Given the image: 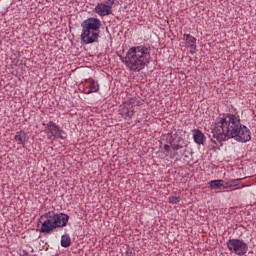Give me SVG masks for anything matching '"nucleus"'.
<instances>
[{"label": "nucleus", "instance_id": "a211bd4d", "mask_svg": "<svg viewBox=\"0 0 256 256\" xmlns=\"http://www.w3.org/2000/svg\"><path fill=\"white\" fill-rule=\"evenodd\" d=\"M180 199L177 196H171L169 198V203H172L173 205H177V203H179Z\"/></svg>", "mask_w": 256, "mask_h": 256}, {"label": "nucleus", "instance_id": "ddd939ff", "mask_svg": "<svg viewBox=\"0 0 256 256\" xmlns=\"http://www.w3.org/2000/svg\"><path fill=\"white\" fill-rule=\"evenodd\" d=\"M60 245L64 248L71 247V236L69 234L62 235Z\"/></svg>", "mask_w": 256, "mask_h": 256}, {"label": "nucleus", "instance_id": "b1692460", "mask_svg": "<svg viewBox=\"0 0 256 256\" xmlns=\"http://www.w3.org/2000/svg\"><path fill=\"white\" fill-rule=\"evenodd\" d=\"M23 254H20V256H30L29 252H27V250H23L22 252ZM32 256H37V255H32Z\"/></svg>", "mask_w": 256, "mask_h": 256}, {"label": "nucleus", "instance_id": "f8f14e48", "mask_svg": "<svg viewBox=\"0 0 256 256\" xmlns=\"http://www.w3.org/2000/svg\"><path fill=\"white\" fill-rule=\"evenodd\" d=\"M208 187L211 189H227L224 180H212L208 183Z\"/></svg>", "mask_w": 256, "mask_h": 256}, {"label": "nucleus", "instance_id": "6e6552de", "mask_svg": "<svg viewBox=\"0 0 256 256\" xmlns=\"http://www.w3.org/2000/svg\"><path fill=\"white\" fill-rule=\"evenodd\" d=\"M112 7L108 6L105 3H100L96 5L95 11L98 15H101V17H105L106 15H111L113 13V10H111Z\"/></svg>", "mask_w": 256, "mask_h": 256}, {"label": "nucleus", "instance_id": "dca6fc26", "mask_svg": "<svg viewBox=\"0 0 256 256\" xmlns=\"http://www.w3.org/2000/svg\"><path fill=\"white\" fill-rule=\"evenodd\" d=\"M59 131H61V128L57 125L50 129V133H51L52 137H57Z\"/></svg>", "mask_w": 256, "mask_h": 256}, {"label": "nucleus", "instance_id": "412c9836", "mask_svg": "<svg viewBox=\"0 0 256 256\" xmlns=\"http://www.w3.org/2000/svg\"><path fill=\"white\" fill-rule=\"evenodd\" d=\"M104 5H107L108 7H112L113 8V5H115V0H105V4Z\"/></svg>", "mask_w": 256, "mask_h": 256}, {"label": "nucleus", "instance_id": "4468645a", "mask_svg": "<svg viewBox=\"0 0 256 256\" xmlns=\"http://www.w3.org/2000/svg\"><path fill=\"white\" fill-rule=\"evenodd\" d=\"M241 181H243V179H232L225 183L224 189H230V187H237L238 185H241Z\"/></svg>", "mask_w": 256, "mask_h": 256}, {"label": "nucleus", "instance_id": "9b49d317", "mask_svg": "<svg viewBox=\"0 0 256 256\" xmlns=\"http://www.w3.org/2000/svg\"><path fill=\"white\" fill-rule=\"evenodd\" d=\"M14 139L18 145H25V142L29 141V136L25 131H18Z\"/></svg>", "mask_w": 256, "mask_h": 256}, {"label": "nucleus", "instance_id": "393cba45", "mask_svg": "<svg viewBox=\"0 0 256 256\" xmlns=\"http://www.w3.org/2000/svg\"><path fill=\"white\" fill-rule=\"evenodd\" d=\"M211 142L214 144L213 149H215V147H217V142H215L213 139H211Z\"/></svg>", "mask_w": 256, "mask_h": 256}, {"label": "nucleus", "instance_id": "4be33fe9", "mask_svg": "<svg viewBox=\"0 0 256 256\" xmlns=\"http://www.w3.org/2000/svg\"><path fill=\"white\" fill-rule=\"evenodd\" d=\"M55 126H57V124H55V122H53V121H50L48 124H47V127L49 128V129H53V127H55Z\"/></svg>", "mask_w": 256, "mask_h": 256}, {"label": "nucleus", "instance_id": "2eb2a0df", "mask_svg": "<svg viewBox=\"0 0 256 256\" xmlns=\"http://www.w3.org/2000/svg\"><path fill=\"white\" fill-rule=\"evenodd\" d=\"M89 83H90L89 93H97V91H99V83H97L93 79H90Z\"/></svg>", "mask_w": 256, "mask_h": 256}, {"label": "nucleus", "instance_id": "f257e3e1", "mask_svg": "<svg viewBox=\"0 0 256 256\" xmlns=\"http://www.w3.org/2000/svg\"><path fill=\"white\" fill-rule=\"evenodd\" d=\"M212 134L219 143L229 139H235L239 143L251 141V130L241 124V119L235 114H223V117L214 124Z\"/></svg>", "mask_w": 256, "mask_h": 256}, {"label": "nucleus", "instance_id": "1a4fd4ad", "mask_svg": "<svg viewBox=\"0 0 256 256\" xmlns=\"http://www.w3.org/2000/svg\"><path fill=\"white\" fill-rule=\"evenodd\" d=\"M183 39L190 45V53H195V49H197V38L193 37L191 34H184Z\"/></svg>", "mask_w": 256, "mask_h": 256}, {"label": "nucleus", "instance_id": "20e7f679", "mask_svg": "<svg viewBox=\"0 0 256 256\" xmlns=\"http://www.w3.org/2000/svg\"><path fill=\"white\" fill-rule=\"evenodd\" d=\"M101 25V20L95 17H90L81 23L82 33L80 37L84 45L99 43Z\"/></svg>", "mask_w": 256, "mask_h": 256}, {"label": "nucleus", "instance_id": "5701e85b", "mask_svg": "<svg viewBox=\"0 0 256 256\" xmlns=\"http://www.w3.org/2000/svg\"><path fill=\"white\" fill-rule=\"evenodd\" d=\"M174 157H179V150H174V153L171 156V159H174Z\"/></svg>", "mask_w": 256, "mask_h": 256}, {"label": "nucleus", "instance_id": "f03ea898", "mask_svg": "<svg viewBox=\"0 0 256 256\" xmlns=\"http://www.w3.org/2000/svg\"><path fill=\"white\" fill-rule=\"evenodd\" d=\"M120 61L130 69V71H134L135 73H139L142 69L148 66L151 63V52L149 48L146 46H133L129 48L126 53V57H123L119 52H117Z\"/></svg>", "mask_w": 256, "mask_h": 256}, {"label": "nucleus", "instance_id": "6ab92c4d", "mask_svg": "<svg viewBox=\"0 0 256 256\" xmlns=\"http://www.w3.org/2000/svg\"><path fill=\"white\" fill-rule=\"evenodd\" d=\"M57 137H58L59 139H67V133H65L64 130L60 129V131H58Z\"/></svg>", "mask_w": 256, "mask_h": 256}, {"label": "nucleus", "instance_id": "423d86ee", "mask_svg": "<svg viewBox=\"0 0 256 256\" xmlns=\"http://www.w3.org/2000/svg\"><path fill=\"white\" fill-rule=\"evenodd\" d=\"M226 245L229 251L235 255L243 256L249 251V245L243 239H229Z\"/></svg>", "mask_w": 256, "mask_h": 256}, {"label": "nucleus", "instance_id": "aec40b11", "mask_svg": "<svg viewBox=\"0 0 256 256\" xmlns=\"http://www.w3.org/2000/svg\"><path fill=\"white\" fill-rule=\"evenodd\" d=\"M164 150L166 151V157H169V154L171 153V146L169 143L164 145Z\"/></svg>", "mask_w": 256, "mask_h": 256}, {"label": "nucleus", "instance_id": "f3484780", "mask_svg": "<svg viewBox=\"0 0 256 256\" xmlns=\"http://www.w3.org/2000/svg\"><path fill=\"white\" fill-rule=\"evenodd\" d=\"M126 255H127V256H135V255H136V254H135V248H133V247L127 245V246H126Z\"/></svg>", "mask_w": 256, "mask_h": 256}, {"label": "nucleus", "instance_id": "39448f33", "mask_svg": "<svg viewBox=\"0 0 256 256\" xmlns=\"http://www.w3.org/2000/svg\"><path fill=\"white\" fill-rule=\"evenodd\" d=\"M141 101L137 97H132L128 101L123 102L119 108V114L124 119H133L135 115V107H139Z\"/></svg>", "mask_w": 256, "mask_h": 256}, {"label": "nucleus", "instance_id": "9d476101", "mask_svg": "<svg viewBox=\"0 0 256 256\" xmlns=\"http://www.w3.org/2000/svg\"><path fill=\"white\" fill-rule=\"evenodd\" d=\"M193 133V139H194V143H196V145H204L205 144V134H203V132L199 129H194L192 131Z\"/></svg>", "mask_w": 256, "mask_h": 256}, {"label": "nucleus", "instance_id": "0eeeda50", "mask_svg": "<svg viewBox=\"0 0 256 256\" xmlns=\"http://www.w3.org/2000/svg\"><path fill=\"white\" fill-rule=\"evenodd\" d=\"M166 143H168V145L172 147L173 151H179V149L187 147V144L185 143L183 137L179 136V134L177 133H168L166 136Z\"/></svg>", "mask_w": 256, "mask_h": 256}, {"label": "nucleus", "instance_id": "7ed1b4c3", "mask_svg": "<svg viewBox=\"0 0 256 256\" xmlns=\"http://www.w3.org/2000/svg\"><path fill=\"white\" fill-rule=\"evenodd\" d=\"M41 219H45L40 228V233L44 235H51L55 229L67 227V223H69V216L62 212L49 211L40 216L38 223H41Z\"/></svg>", "mask_w": 256, "mask_h": 256}]
</instances>
